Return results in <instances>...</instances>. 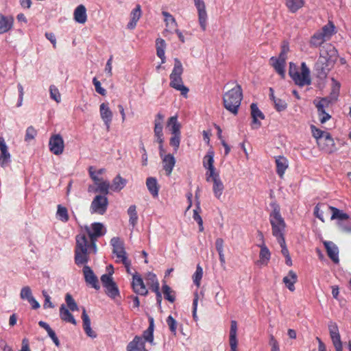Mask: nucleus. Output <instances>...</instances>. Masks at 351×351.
I'll return each mask as SVG.
<instances>
[{"instance_id":"nucleus-1","label":"nucleus","mask_w":351,"mask_h":351,"mask_svg":"<svg viewBox=\"0 0 351 351\" xmlns=\"http://www.w3.org/2000/svg\"><path fill=\"white\" fill-rule=\"evenodd\" d=\"M337 33V29L332 21H328L327 24L320 29L317 30L310 38L309 45L312 48H322L324 43L330 40Z\"/></svg>"},{"instance_id":"nucleus-2","label":"nucleus","mask_w":351,"mask_h":351,"mask_svg":"<svg viewBox=\"0 0 351 351\" xmlns=\"http://www.w3.org/2000/svg\"><path fill=\"white\" fill-rule=\"evenodd\" d=\"M271 205L273 210L269 214V222L271 226L272 235L276 240L285 239L286 223L281 216L280 206L276 203Z\"/></svg>"},{"instance_id":"nucleus-3","label":"nucleus","mask_w":351,"mask_h":351,"mask_svg":"<svg viewBox=\"0 0 351 351\" xmlns=\"http://www.w3.org/2000/svg\"><path fill=\"white\" fill-rule=\"evenodd\" d=\"M242 99L243 93L241 86L239 84H237L234 88L223 95V106L227 110L234 114H237Z\"/></svg>"},{"instance_id":"nucleus-4","label":"nucleus","mask_w":351,"mask_h":351,"mask_svg":"<svg viewBox=\"0 0 351 351\" xmlns=\"http://www.w3.org/2000/svg\"><path fill=\"white\" fill-rule=\"evenodd\" d=\"M75 263L77 265L86 264L89 261L88 241L85 234H78L75 237Z\"/></svg>"},{"instance_id":"nucleus-5","label":"nucleus","mask_w":351,"mask_h":351,"mask_svg":"<svg viewBox=\"0 0 351 351\" xmlns=\"http://www.w3.org/2000/svg\"><path fill=\"white\" fill-rule=\"evenodd\" d=\"M292 63H290L289 75L295 84L302 87L305 85H310L311 80L310 77V70L305 62L301 64V72H299L295 68L292 69Z\"/></svg>"},{"instance_id":"nucleus-6","label":"nucleus","mask_w":351,"mask_h":351,"mask_svg":"<svg viewBox=\"0 0 351 351\" xmlns=\"http://www.w3.org/2000/svg\"><path fill=\"white\" fill-rule=\"evenodd\" d=\"M108 199L106 196L96 195L90 204V212L91 214L104 215L108 209Z\"/></svg>"},{"instance_id":"nucleus-7","label":"nucleus","mask_w":351,"mask_h":351,"mask_svg":"<svg viewBox=\"0 0 351 351\" xmlns=\"http://www.w3.org/2000/svg\"><path fill=\"white\" fill-rule=\"evenodd\" d=\"M328 208L332 212V215L330 217L331 220L337 219V225L339 228L344 232H350L351 231V226L349 225H345L343 221L348 220L350 218V216L344 213L343 210H339V208L329 206Z\"/></svg>"},{"instance_id":"nucleus-8","label":"nucleus","mask_w":351,"mask_h":351,"mask_svg":"<svg viewBox=\"0 0 351 351\" xmlns=\"http://www.w3.org/2000/svg\"><path fill=\"white\" fill-rule=\"evenodd\" d=\"M110 244L112 246V253L115 255L116 262L121 263L128 258L127 253L125 250L124 244L119 237H113L110 240Z\"/></svg>"},{"instance_id":"nucleus-9","label":"nucleus","mask_w":351,"mask_h":351,"mask_svg":"<svg viewBox=\"0 0 351 351\" xmlns=\"http://www.w3.org/2000/svg\"><path fill=\"white\" fill-rule=\"evenodd\" d=\"M214 151L210 149L203 158V167L208 170L206 173V180L207 182L210 181V176L218 173L214 166Z\"/></svg>"},{"instance_id":"nucleus-10","label":"nucleus","mask_w":351,"mask_h":351,"mask_svg":"<svg viewBox=\"0 0 351 351\" xmlns=\"http://www.w3.org/2000/svg\"><path fill=\"white\" fill-rule=\"evenodd\" d=\"M314 104L317 109V113L319 117V121L322 123H326L328 121L331 116L326 112V108H328L330 104V101L327 98H322L319 101H314Z\"/></svg>"},{"instance_id":"nucleus-11","label":"nucleus","mask_w":351,"mask_h":351,"mask_svg":"<svg viewBox=\"0 0 351 351\" xmlns=\"http://www.w3.org/2000/svg\"><path fill=\"white\" fill-rule=\"evenodd\" d=\"M49 150L55 155L62 154L64 148V140L60 134L52 135L49 141Z\"/></svg>"},{"instance_id":"nucleus-12","label":"nucleus","mask_w":351,"mask_h":351,"mask_svg":"<svg viewBox=\"0 0 351 351\" xmlns=\"http://www.w3.org/2000/svg\"><path fill=\"white\" fill-rule=\"evenodd\" d=\"M132 287L133 291L138 295H146L148 293V290L144 284L143 278L137 272L132 274Z\"/></svg>"},{"instance_id":"nucleus-13","label":"nucleus","mask_w":351,"mask_h":351,"mask_svg":"<svg viewBox=\"0 0 351 351\" xmlns=\"http://www.w3.org/2000/svg\"><path fill=\"white\" fill-rule=\"evenodd\" d=\"M11 162V154L3 137L0 136V166L6 167Z\"/></svg>"},{"instance_id":"nucleus-14","label":"nucleus","mask_w":351,"mask_h":351,"mask_svg":"<svg viewBox=\"0 0 351 351\" xmlns=\"http://www.w3.org/2000/svg\"><path fill=\"white\" fill-rule=\"evenodd\" d=\"M328 330L335 349L343 348L337 324L335 322H330L328 324Z\"/></svg>"},{"instance_id":"nucleus-15","label":"nucleus","mask_w":351,"mask_h":351,"mask_svg":"<svg viewBox=\"0 0 351 351\" xmlns=\"http://www.w3.org/2000/svg\"><path fill=\"white\" fill-rule=\"evenodd\" d=\"M320 56L326 58L327 61L335 62L338 56V51L331 44H326L320 49Z\"/></svg>"},{"instance_id":"nucleus-16","label":"nucleus","mask_w":351,"mask_h":351,"mask_svg":"<svg viewBox=\"0 0 351 351\" xmlns=\"http://www.w3.org/2000/svg\"><path fill=\"white\" fill-rule=\"evenodd\" d=\"M85 229L90 239H97L105 234L103 224L99 222L92 223L90 227L86 226Z\"/></svg>"},{"instance_id":"nucleus-17","label":"nucleus","mask_w":351,"mask_h":351,"mask_svg":"<svg viewBox=\"0 0 351 351\" xmlns=\"http://www.w3.org/2000/svg\"><path fill=\"white\" fill-rule=\"evenodd\" d=\"M83 273L86 282L91 285L96 290H98L100 288L98 279L91 268L88 265H84Z\"/></svg>"},{"instance_id":"nucleus-18","label":"nucleus","mask_w":351,"mask_h":351,"mask_svg":"<svg viewBox=\"0 0 351 351\" xmlns=\"http://www.w3.org/2000/svg\"><path fill=\"white\" fill-rule=\"evenodd\" d=\"M323 243L328 257L332 261L333 263L336 264L339 263V249L337 245L335 244L332 241H325Z\"/></svg>"},{"instance_id":"nucleus-19","label":"nucleus","mask_w":351,"mask_h":351,"mask_svg":"<svg viewBox=\"0 0 351 351\" xmlns=\"http://www.w3.org/2000/svg\"><path fill=\"white\" fill-rule=\"evenodd\" d=\"M99 111L101 118L104 121L107 130L109 131L112 119V112L108 106V104L102 103L99 106Z\"/></svg>"},{"instance_id":"nucleus-20","label":"nucleus","mask_w":351,"mask_h":351,"mask_svg":"<svg viewBox=\"0 0 351 351\" xmlns=\"http://www.w3.org/2000/svg\"><path fill=\"white\" fill-rule=\"evenodd\" d=\"M14 19L12 16L0 13V34L8 32L13 28Z\"/></svg>"},{"instance_id":"nucleus-21","label":"nucleus","mask_w":351,"mask_h":351,"mask_svg":"<svg viewBox=\"0 0 351 351\" xmlns=\"http://www.w3.org/2000/svg\"><path fill=\"white\" fill-rule=\"evenodd\" d=\"M210 180L213 182V191L214 195L217 199H220L224 190V185L219 177V174L217 173L210 176Z\"/></svg>"},{"instance_id":"nucleus-22","label":"nucleus","mask_w":351,"mask_h":351,"mask_svg":"<svg viewBox=\"0 0 351 351\" xmlns=\"http://www.w3.org/2000/svg\"><path fill=\"white\" fill-rule=\"evenodd\" d=\"M251 108V115L252 117V128H258L261 123L258 121V119H264L265 115L264 114L259 110L257 105L254 103H252L250 106Z\"/></svg>"},{"instance_id":"nucleus-23","label":"nucleus","mask_w":351,"mask_h":351,"mask_svg":"<svg viewBox=\"0 0 351 351\" xmlns=\"http://www.w3.org/2000/svg\"><path fill=\"white\" fill-rule=\"evenodd\" d=\"M127 351H148L145 348V342L141 336H135L134 339L127 345Z\"/></svg>"},{"instance_id":"nucleus-24","label":"nucleus","mask_w":351,"mask_h":351,"mask_svg":"<svg viewBox=\"0 0 351 351\" xmlns=\"http://www.w3.org/2000/svg\"><path fill=\"white\" fill-rule=\"evenodd\" d=\"M237 322L235 320H232L230 322V329L229 335V343L230 347V351H238L237 350Z\"/></svg>"},{"instance_id":"nucleus-25","label":"nucleus","mask_w":351,"mask_h":351,"mask_svg":"<svg viewBox=\"0 0 351 351\" xmlns=\"http://www.w3.org/2000/svg\"><path fill=\"white\" fill-rule=\"evenodd\" d=\"M170 86L174 89L180 91L181 95L186 97L189 93V88L183 84L182 77H169Z\"/></svg>"},{"instance_id":"nucleus-26","label":"nucleus","mask_w":351,"mask_h":351,"mask_svg":"<svg viewBox=\"0 0 351 351\" xmlns=\"http://www.w3.org/2000/svg\"><path fill=\"white\" fill-rule=\"evenodd\" d=\"M161 158L163 169L165 171L166 175L169 176L171 174L176 165V159L174 156L171 154H166Z\"/></svg>"},{"instance_id":"nucleus-27","label":"nucleus","mask_w":351,"mask_h":351,"mask_svg":"<svg viewBox=\"0 0 351 351\" xmlns=\"http://www.w3.org/2000/svg\"><path fill=\"white\" fill-rule=\"evenodd\" d=\"M142 16L141 6L137 4L130 12V20L127 25L129 29H133L136 27L137 22Z\"/></svg>"},{"instance_id":"nucleus-28","label":"nucleus","mask_w":351,"mask_h":351,"mask_svg":"<svg viewBox=\"0 0 351 351\" xmlns=\"http://www.w3.org/2000/svg\"><path fill=\"white\" fill-rule=\"evenodd\" d=\"M275 162L276 173L280 178H282L289 167L288 160L283 156H278L275 157Z\"/></svg>"},{"instance_id":"nucleus-29","label":"nucleus","mask_w":351,"mask_h":351,"mask_svg":"<svg viewBox=\"0 0 351 351\" xmlns=\"http://www.w3.org/2000/svg\"><path fill=\"white\" fill-rule=\"evenodd\" d=\"M82 319L83 322V328L85 333L93 339L97 337V334L91 328L90 319L86 313L85 308H83L82 309Z\"/></svg>"},{"instance_id":"nucleus-30","label":"nucleus","mask_w":351,"mask_h":351,"mask_svg":"<svg viewBox=\"0 0 351 351\" xmlns=\"http://www.w3.org/2000/svg\"><path fill=\"white\" fill-rule=\"evenodd\" d=\"M74 20L80 24H84L87 21L86 7L81 4L76 7L73 12Z\"/></svg>"},{"instance_id":"nucleus-31","label":"nucleus","mask_w":351,"mask_h":351,"mask_svg":"<svg viewBox=\"0 0 351 351\" xmlns=\"http://www.w3.org/2000/svg\"><path fill=\"white\" fill-rule=\"evenodd\" d=\"M270 62L276 71L282 77H284L286 59L279 56L278 58L271 57L270 58Z\"/></svg>"},{"instance_id":"nucleus-32","label":"nucleus","mask_w":351,"mask_h":351,"mask_svg":"<svg viewBox=\"0 0 351 351\" xmlns=\"http://www.w3.org/2000/svg\"><path fill=\"white\" fill-rule=\"evenodd\" d=\"M298 281V276L295 271L290 270L287 276H285L282 279V282L290 291H294L295 284Z\"/></svg>"},{"instance_id":"nucleus-33","label":"nucleus","mask_w":351,"mask_h":351,"mask_svg":"<svg viewBox=\"0 0 351 351\" xmlns=\"http://www.w3.org/2000/svg\"><path fill=\"white\" fill-rule=\"evenodd\" d=\"M154 318L152 317H149V326L145 330L143 333V339L144 340V342L147 341L150 343L151 344H154Z\"/></svg>"},{"instance_id":"nucleus-34","label":"nucleus","mask_w":351,"mask_h":351,"mask_svg":"<svg viewBox=\"0 0 351 351\" xmlns=\"http://www.w3.org/2000/svg\"><path fill=\"white\" fill-rule=\"evenodd\" d=\"M258 246L261 248L258 263L261 265H267L271 258V252L264 242Z\"/></svg>"},{"instance_id":"nucleus-35","label":"nucleus","mask_w":351,"mask_h":351,"mask_svg":"<svg viewBox=\"0 0 351 351\" xmlns=\"http://www.w3.org/2000/svg\"><path fill=\"white\" fill-rule=\"evenodd\" d=\"M167 127L169 128V130L172 135L181 134V125L178 121V116L175 115L171 117L168 119Z\"/></svg>"},{"instance_id":"nucleus-36","label":"nucleus","mask_w":351,"mask_h":351,"mask_svg":"<svg viewBox=\"0 0 351 351\" xmlns=\"http://www.w3.org/2000/svg\"><path fill=\"white\" fill-rule=\"evenodd\" d=\"M60 317L65 322L71 323L73 325H76L77 324L73 315L70 313L69 310L64 304H62L60 307Z\"/></svg>"},{"instance_id":"nucleus-37","label":"nucleus","mask_w":351,"mask_h":351,"mask_svg":"<svg viewBox=\"0 0 351 351\" xmlns=\"http://www.w3.org/2000/svg\"><path fill=\"white\" fill-rule=\"evenodd\" d=\"M146 186L148 191L154 197L158 196L159 186L157 180L154 177H149L146 180Z\"/></svg>"},{"instance_id":"nucleus-38","label":"nucleus","mask_w":351,"mask_h":351,"mask_svg":"<svg viewBox=\"0 0 351 351\" xmlns=\"http://www.w3.org/2000/svg\"><path fill=\"white\" fill-rule=\"evenodd\" d=\"M285 4L289 10L295 13L304 5V0H285Z\"/></svg>"},{"instance_id":"nucleus-39","label":"nucleus","mask_w":351,"mask_h":351,"mask_svg":"<svg viewBox=\"0 0 351 351\" xmlns=\"http://www.w3.org/2000/svg\"><path fill=\"white\" fill-rule=\"evenodd\" d=\"M166 44L163 39L158 38L156 40V53L157 56L161 59V63L163 64L165 62V51Z\"/></svg>"},{"instance_id":"nucleus-40","label":"nucleus","mask_w":351,"mask_h":351,"mask_svg":"<svg viewBox=\"0 0 351 351\" xmlns=\"http://www.w3.org/2000/svg\"><path fill=\"white\" fill-rule=\"evenodd\" d=\"M126 184L127 180L118 175L113 179L112 184L110 185V187L114 191H120L125 187Z\"/></svg>"},{"instance_id":"nucleus-41","label":"nucleus","mask_w":351,"mask_h":351,"mask_svg":"<svg viewBox=\"0 0 351 351\" xmlns=\"http://www.w3.org/2000/svg\"><path fill=\"white\" fill-rule=\"evenodd\" d=\"M323 139L325 141L326 145L322 147V149L324 150L328 153L332 152L334 150L335 143L330 134L328 132H326L324 134Z\"/></svg>"},{"instance_id":"nucleus-42","label":"nucleus","mask_w":351,"mask_h":351,"mask_svg":"<svg viewBox=\"0 0 351 351\" xmlns=\"http://www.w3.org/2000/svg\"><path fill=\"white\" fill-rule=\"evenodd\" d=\"M56 217L62 222H67L69 219L67 208L58 204L57 206Z\"/></svg>"},{"instance_id":"nucleus-43","label":"nucleus","mask_w":351,"mask_h":351,"mask_svg":"<svg viewBox=\"0 0 351 351\" xmlns=\"http://www.w3.org/2000/svg\"><path fill=\"white\" fill-rule=\"evenodd\" d=\"M97 189L95 192H99L104 194L105 196L108 194L109 189H111L110 182L108 180H101L95 184Z\"/></svg>"},{"instance_id":"nucleus-44","label":"nucleus","mask_w":351,"mask_h":351,"mask_svg":"<svg viewBox=\"0 0 351 351\" xmlns=\"http://www.w3.org/2000/svg\"><path fill=\"white\" fill-rule=\"evenodd\" d=\"M128 214L130 217L129 223L132 228H134L138 222L136 206L135 205H131L128 209Z\"/></svg>"},{"instance_id":"nucleus-45","label":"nucleus","mask_w":351,"mask_h":351,"mask_svg":"<svg viewBox=\"0 0 351 351\" xmlns=\"http://www.w3.org/2000/svg\"><path fill=\"white\" fill-rule=\"evenodd\" d=\"M162 14L165 18L164 21L167 27L175 29L177 27L176 19L170 13L167 11H162Z\"/></svg>"},{"instance_id":"nucleus-46","label":"nucleus","mask_w":351,"mask_h":351,"mask_svg":"<svg viewBox=\"0 0 351 351\" xmlns=\"http://www.w3.org/2000/svg\"><path fill=\"white\" fill-rule=\"evenodd\" d=\"M183 66L180 60L178 58L174 59V65L169 77H182L183 73Z\"/></svg>"},{"instance_id":"nucleus-47","label":"nucleus","mask_w":351,"mask_h":351,"mask_svg":"<svg viewBox=\"0 0 351 351\" xmlns=\"http://www.w3.org/2000/svg\"><path fill=\"white\" fill-rule=\"evenodd\" d=\"M162 289L165 299L173 303L176 300L174 291H172L171 287L166 284L162 285Z\"/></svg>"},{"instance_id":"nucleus-48","label":"nucleus","mask_w":351,"mask_h":351,"mask_svg":"<svg viewBox=\"0 0 351 351\" xmlns=\"http://www.w3.org/2000/svg\"><path fill=\"white\" fill-rule=\"evenodd\" d=\"M106 294L110 298H115L119 295V291L114 282L104 287Z\"/></svg>"},{"instance_id":"nucleus-49","label":"nucleus","mask_w":351,"mask_h":351,"mask_svg":"<svg viewBox=\"0 0 351 351\" xmlns=\"http://www.w3.org/2000/svg\"><path fill=\"white\" fill-rule=\"evenodd\" d=\"M162 130V123H160V122H154V132L156 138V142L157 143H161L162 138H164Z\"/></svg>"},{"instance_id":"nucleus-50","label":"nucleus","mask_w":351,"mask_h":351,"mask_svg":"<svg viewBox=\"0 0 351 351\" xmlns=\"http://www.w3.org/2000/svg\"><path fill=\"white\" fill-rule=\"evenodd\" d=\"M65 302L69 310H71V311H78V306L71 294H66Z\"/></svg>"},{"instance_id":"nucleus-51","label":"nucleus","mask_w":351,"mask_h":351,"mask_svg":"<svg viewBox=\"0 0 351 351\" xmlns=\"http://www.w3.org/2000/svg\"><path fill=\"white\" fill-rule=\"evenodd\" d=\"M49 93L51 99L56 101L57 103L61 101V95L58 88L54 85H51L49 87Z\"/></svg>"},{"instance_id":"nucleus-52","label":"nucleus","mask_w":351,"mask_h":351,"mask_svg":"<svg viewBox=\"0 0 351 351\" xmlns=\"http://www.w3.org/2000/svg\"><path fill=\"white\" fill-rule=\"evenodd\" d=\"M166 322L171 332L173 335H176L177 333L178 326V322H176V320L171 315H169L166 319Z\"/></svg>"},{"instance_id":"nucleus-53","label":"nucleus","mask_w":351,"mask_h":351,"mask_svg":"<svg viewBox=\"0 0 351 351\" xmlns=\"http://www.w3.org/2000/svg\"><path fill=\"white\" fill-rule=\"evenodd\" d=\"M202 276H203V269L199 265H197L196 271L193 276V283L197 287H199L200 285V281L202 278Z\"/></svg>"},{"instance_id":"nucleus-54","label":"nucleus","mask_w":351,"mask_h":351,"mask_svg":"<svg viewBox=\"0 0 351 351\" xmlns=\"http://www.w3.org/2000/svg\"><path fill=\"white\" fill-rule=\"evenodd\" d=\"M181 134H174L170 138L169 144L173 147L174 152H177L180 144Z\"/></svg>"},{"instance_id":"nucleus-55","label":"nucleus","mask_w":351,"mask_h":351,"mask_svg":"<svg viewBox=\"0 0 351 351\" xmlns=\"http://www.w3.org/2000/svg\"><path fill=\"white\" fill-rule=\"evenodd\" d=\"M207 18V13L206 10L198 12L199 23L203 31H205L206 29Z\"/></svg>"},{"instance_id":"nucleus-56","label":"nucleus","mask_w":351,"mask_h":351,"mask_svg":"<svg viewBox=\"0 0 351 351\" xmlns=\"http://www.w3.org/2000/svg\"><path fill=\"white\" fill-rule=\"evenodd\" d=\"M37 135V131L33 126H29L26 129L25 135V141L26 142H29L36 137Z\"/></svg>"},{"instance_id":"nucleus-57","label":"nucleus","mask_w":351,"mask_h":351,"mask_svg":"<svg viewBox=\"0 0 351 351\" xmlns=\"http://www.w3.org/2000/svg\"><path fill=\"white\" fill-rule=\"evenodd\" d=\"M32 297H33V295H32V289L29 287L25 286L21 289V293H20V298L22 300H26L28 301Z\"/></svg>"},{"instance_id":"nucleus-58","label":"nucleus","mask_w":351,"mask_h":351,"mask_svg":"<svg viewBox=\"0 0 351 351\" xmlns=\"http://www.w3.org/2000/svg\"><path fill=\"white\" fill-rule=\"evenodd\" d=\"M275 108L278 112H282L287 109V104L285 101L281 99H275L274 102Z\"/></svg>"},{"instance_id":"nucleus-59","label":"nucleus","mask_w":351,"mask_h":351,"mask_svg":"<svg viewBox=\"0 0 351 351\" xmlns=\"http://www.w3.org/2000/svg\"><path fill=\"white\" fill-rule=\"evenodd\" d=\"M101 281L104 287H106V285H108L113 282L114 281L112 277V272L102 275L101 277Z\"/></svg>"},{"instance_id":"nucleus-60","label":"nucleus","mask_w":351,"mask_h":351,"mask_svg":"<svg viewBox=\"0 0 351 351\" xmlns=\"http://www.w3.org/2000/svg\"><path fill=\"white\" fill-rule=\"evenodd\" d=\"M93 84L95 86V90L97 91V93H98L99 94H100L101 95H106V90L104 88L101 87L100 82L98 81L96 77H94L93 79Z\"/></svg>"},{"instance_id":"nucleus-61","label":"nucleus","mask_w":351,"mask_h":351,"mask_svg":"<svg viewBox=\"0 0 351 351\" xmlns=\"http://www.w3.org/2000/svg\"><path fill=\"white\" fill-rule=\"evenodd\" d=\"M42 293H43V296L45 298V302H44V304H43L44 308H53L54 305L51 302V298L49 295V294L47 293V292L46 291L43 290L42 291Z\"/></svg>"},{"instance_id":"nucleus-62","label":"nucleus","mask_w":351,"mask_h":351,"mask_svg":"<svg viewBox=\"0 0 351 351\" xmlns=\"http://www.w3.org/2000/svg\"><path fill=\"white\" fill-rule=\"evenodd\" d=\"M88 173L91 179L94 181L95 184L101 180V178H99V174L96 173V170L93 166L88 168Z\"/></svg>"},{"instance_id":"nucleus-63","label":"nucleus","mask_w":351,"mask_h":351,"mask_svg":"<svg viewBox=\"0 0 351 351\" xmlns=\"http://www.w3.org/2000/svg\"><path fill=\"white\" fill-rule=\"evenodd\" d=\"M201 211L200 208V203L199 202H197L196 203V208L193 210V219L197 223L199 221H202V219L201 216L199 215V213Z\"/></svg>"},{"instance_id":"nucleus-64","label":"nucleus","mask_w":351,"mask_h":351,"mask_svg":"<svg viewBox=\"0 0 351 351\" xmlns=\"http://www.w3.org/2000/svg\"><path fill=\"white\" fill-rule=\"evenodd\" d=\"M311 129H312L313 136L315 138L319 139L320 141H322L323 139V137L324 136V134L326 132H324L319 129H317L315 126H312Z\"/></svg>"}]
</instances>
